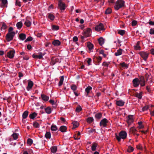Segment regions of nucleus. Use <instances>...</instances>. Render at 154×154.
Returning <instances> with one entry per match:
<instances>
[{"label":"nucleus","mask_w":154,"mask_h":154,"mask_svg":"<svg viewBox=\"0 0 154 154\" xmlns=\"http://www.w3.org/2000/svg\"><path fill=\"white\" fill-rule=\"evenodd\" d=\"M91 29L90 28H87L84 30L82 34L83 36L80 35V38L82 41H85V38L90 37L91 35Z\"/></svg>","instance_id":"f257e3e1"},{"label":"nucleus","mask_w":154,"mask_h":154,"mask_svg":"<svg viewBox=\"0 0 154 154\" xmlns=\"http://www.w3.org/2000/svg\"><path fill=\"white\" fill-rule=\"evenodd\" d=\"M115 137L118 142L121 141V139L123 140L126 138L127 136V133L125 131H120L119 134V136L117 135L116 134Z\"/></svg>","instance_id":"f03ea898"},{"label":"nucleus","mask_w":154,"mask_h":154,"mask_svg":"<svg viewBox=\"0 0 154 154\" xmlns=\"http://www.w3.org/2000/svg\"><path fill=\"white\" fill-rule=\"evenodd\" d=\"M125 2L123 0H118L116 3L114 8L116 10H118L120 8L125 6Z\"/></svg>","instance_id":"7ed1b4c3"},{"label":"nucleus","mask_w":154,"mask_h":154,"mask_svg":"<svg viewBox=\"0 0 154 154\" xmlns=\"http://www.w3.org/2000/svg\"><path fill=\"white\" fill-rule=\"evenodd\" d=\"M66 7V4L62 0H58L57 8L60 10L61 12H63Z\"/></svg>","instance_id":"20e7f679"},{"label":"nucleus","mask_w":154,"mask_h":154,"mask_svg":"<svg viewBox=\"0 0 154 154\" xmlns=\"http://www.w3.org/2000/svg\"><path fill=\"white\" fill-rule=\"evenodd\" d=\"M15 33L14 32L8 33L6 35V39L8 42H9L12 40L15 35Z\"/></svg>","instance_id":"39448f33"},{"label":"nucleus","mask_w":154,"mask_h":154,"mask_svg":"<svg viewBox=\"0 0 154 154\" xmlns=\"http://www.w3.org/2000/svg\"><path fill=\"white\" fill-rule=\"evenodd\" d=\"M108 122V120L106 118H104L100 121V125L101 128L106 127Z\"/></svg>","instance_id":"423d86ee"},{"label":"nucleus","mask_w":154,"mask_h":154,"mask_svg":"<svg viewBox=\"0 0 154 154\" xmlns=\"http://www.w3.org/2000/svg\"><path fill=\"white\" fill-rule=\"evenodd\" d=\"M139 54L140 55L142 58L145 61L147 60L149 55L148 53L144 51L140 52Z\"/></svg>","instance_id":"0eeeda50"},{"label":"nucleus","mask_w":154,"mask_h":154,"mask_svg":"<svg viewBox=\"0 0 154 154\" xmlns=\"http://www.w3.org/2000/svg\"><path fill=\"white\" fill-rule=\"evenodd\" d=\"M134 122L133 116L132 115H129L127 117V122L129 125H130Z\"/></svg>","instance_id":"6e6552de"},{"label":"nucleus","mask_w":154,"mask_h":154,"mask_svg":"<svg viewBox=\"0 0 154 154\" xmlns=\"http://www.w3.org/2000/svg\"><path fill=\"white\" fill-rule=\"evenodd\" d=\"M51 60L50 64L51 65H54L59 61V59L57 57H52Z\"/></svg>","instance_id":"1a4fd4ad"},{"label":"nucleus","mask_w":154,"mask_h":154,"mask_svg":"<svg viewBox=\"0 0 154 154\" xmlns=\"http://www.w3.org/2000/svg\"><path fill=\"white\" fill-rule=\"evenodd\" d=\"M95 29L97 31L104 30V29L103 24L102 23H100L99 25L96 26L95 27Z\"/></svg>","instance_id":"9d476101"},{"label":"nucleus","mask_w":154,"mask_h":154,"mask_svg":"<svg viewBox=\"0 0 154 154\" xmlns=\"http://www.w3.org/2000/svg\"><path fill=\"white\" fill-rule=\"evenodd\" d=\"M15 53L14 50H11L8 52L7 56L9 58L12 59L14 57Z\"/></svg>","instance_id":"9b49d317"},{"label":"nucleus","mask_w":154,"mask_h":154,"mask_svg":"<svg viewBox=\"0 0 154 154\" xmlns=\"http://www.w3.org/2000/svg\"><path fill=\"white\" fill-rule=\"evenodd\" d=\"M34 85L33 82L30 80H29L28 86L26 87V89L28 91H29L32 88Z\"/></svg>","instance_id":"f8f14e48"},{"label":"nucleus","mask_w":154,"mask_h":154,"mask_svg":"<svg viewBox=\"0 0 154 154\" xmlns=\"http://www.w3.org/2000/svg\"><path fill=\"white\" fill-rule=\"evenodd\" d=\"M139 84L142 86H145V81L144 80V77L143 76H141L140 78V80H139Z\"/></svg>","instance_id":"ddd939ff"},{"label":"nucleus","mask_w":154,"mask_h":154,"mask_svg":"<svg viewBox=\"0 0 154 154\" xmlns=\"http://www.w3.org/2000/svg\"><path fill=\"white\" fill-rule=\"evenodd\" d=\"M133 83L134 87H137L139 85V80L138 78H135L133 80Z\"/></svg>","instance_id":"4468645a"},{"label":"nucleus","mask_w":154,"mask_h":154,"mask_svg":"<svg viewBox=\"0 0 154 154\" xmlns=\"http://www.w3.org/2000/svg\"><path fill=\"white\" fill-rule=\"evenodd\" d=\"M92 88L90 86H88L87 88H86L85 90V91L86 93V96L88 97L90 96L88 95V94L90 93V91L92 90Z\"/></svg>","instance_id":"2eb2a0df"},{"label":"nucleus","mask_w":154,"mask_h":154,"mask_svg":"<svg viewBox=\"0 0 154 154\" xmlns=\"http://www.w3.org/2000/svg\"><path fill=\"white\" fill-rule=\"evenodd\" d=\"M87 46L89 50L90 51L89 52L90 53L93 48L94 45L91 42H88L87 43Z\"/></svg>","instance_id":"dca6fc26"},{"label":"nucleus","mask_w":154,"mask_h":154,"mask_svg":"<svg viewBox=\"0 0 154 154\" xmlns=\"http://www.w3.org/2000/svg\"><path fill=\"white\" fill-rule=\"evenodd\" d=\"M32 56L33 58L41 59L42 58L43 55L42 53H40L39 55H35L34 54L32 55Z\"/></svg>","instance_id":"f3484780"},{"label":"nucleus","mask_w":154,"mask_h":154,"mask_svg":"<svg viewBox=\"0 0 154 154\" xmlns=\"http://www.w3.org/2000/svg\"><path fill=\"white\" fill-rule=\"evenodd\" d=\"M125 103V102L122 100H117L116 104L118 106H123Z\"/></svg>","instance_id":"a211bd4d"},{"label":"nucleus","mask_w":154,"mask_h":154,"mask_svg":"<svg viewBox=\"0 0 154 154\" xmlns=\"http://www.w3.org/2000/svg\"><path fill=\"white\" fill-rule=\"evenodd\" d=\"M2 4L1 5V7L3 8L7 6V0H1Z\"/></svg>","instance_id":"6ab92c4d"},{"label":"nucleus","mask_w":154,"mask_h":154,"mask_svg":"<svg viewBox=\"0 0 154 154\" xmlns=\"http://www.w3.org/2000/svg\"><path fill=\"white\" fill-rule=\"evenodd\" d=\"M67 129L66 127L63 125L60 127L59 130L62 132H65L66 131Z\"/></svg>","instance_id":"aec40b11"},{"label":"nucleus","mask_w":154,"mask_h":154,"mask_svg":"<svg viewBox=\"0 0 154 154\" xmlns=\"http://www.w3.org/2000/svg\"><path fill=\"white\" fill-rule=\"evenodd\" d=\"M137 131V130L134 127H131L130 129V132L132 134L134 135L136 134V131Z\"/></svg>","instance_id":"412c9836"},{"label":"nucleus","mask_w":154,"mask_h":154,"mask_svg":"<svg viewBox=\"0 0 154 154\" xmlns=\"http://www.w3.org/2000/svg\"><path fill=\"white\" fill-rule=\"evenodd\" d=\"M41 97L42 100L46 101H48L49 99V97L45 94H42Z\"/></svg>","instance_id":"4be33fe9"},{"label":"nucleus","mask_w":154,"mask_h":154,"mask_svg":"<svg viewBox=\"0 0 154 154\" xmlns=\"http://www.w3.org/2000/svg\"><path fill=\"white\" fill-rule=\"evenodd\" d=\"M72 123L73 126V127L72 128V129H74V128L78 127L79 125V123L77 121H74L72 122Z\"/></svg>","instance_id":"5701e85b"},{"label":"nucleus","mask_w":154,"mask_h":154,"mask_svg":"<svg viewBox=\"0 0 154 154\" xmlns=\"http://www.w3.org/2000/svg\"><path fill=\"white\" fill-rule=\"evenodd\" d=\"M60 42L58 40H55L52 42V44L55 46H58L60 45Z\"/></svg>","instance_id":"b1692460"},{"label":"nucleus","mask_w":154,"mask_h":154,"mask_svg":"<svg viewBox=\"0 0 154 154\" xmlns=\"http://www.w3.org/2000/svg\"><path fill=\"white\" fill-rule=\"evenodd\" d=\"M48 17L49 19H50L51 20H54L55 18V16L53 14H52L51 13H50L48 14Z\"/></svg>","instance_id":"393cba45"},{"label":"nucleus","mask_w":154,"mask_h":154,"mask_svg":"<svg viewBox=\"0 0 154 154\" xmlns=\"http://www.w3.org/2000/svg\"><path fill=\"white\" fill-rule=\"evenodd\" d=\"M57 150V147L56 146H52L51 148V151L52 152L54 153Z\"/></svg>","instance_id":"a878e982"},{"label":"nucleus","mask_w":154,"mask_h":154,"mask_svg":"<svg viewBox=\"0 0 154 154\" xmlns=\"http://www.w3.org/2000/svg\"><path fill=\"white\" fill-rule=\"evenodd\" d=\"M22 26L23 23L21 21L17 22L16 24V26L19 29H20Z\"/></svg>","instance_id":"bb28decb"},{"label":"nucleus","mask_w":154,"mask_h":154,"mask_svg":"<svg viewBox=\"0 0 154 154\" xmlns=\"http://www.w3.org/2000/svg\"><path fill=\"white\" fill-rule=\"evenodd\" d=\"M64 80L63 76H61L60 77V80L58 83V85L59 86H61L63 84Z\"/></svg>","instance_id":"cd10ccee"},{"label":"nucleus","mask_w":154,"mask_h":154,"mask_svg":"<svg viewBox=\"0 0 154 154\" xmlns=\"http://www.w3.org/2000/svg\"><path fill=\"white\" fill-rule=\"evenodd\" d=\"M37 116V114L36 112H34L30 114L29 115V117L30 119H33L35 117Z\"/></svg>","instance_id":"c85d7f7f"},{"label":"nucleus","mask_w":154,"mask_h":154,"mask_svg":"<svg viewBox=\"0 0 154 154\" xmlns=\"http://www.w3.org/2000/svg\"><path fill=\"white\" fill-rule=\"evenodd\" d=\"M19 37L21 40H23L26 38V35L24 34L21 33L19 35Z\"/></svg>","instance_id":"c756f323"},{"label":"nucleus","mask_w":154,"mask_h":154,"mask_svg":"<svg viewBox=\"0 0 154 154\" xmlns=\"http://www.w3.org/2000/svg\"><path fill=\"white\" fill-rule=\"evenodd\" d=\"M122 50L120 49L118 50L117 52L115 53V55L116 56H119L122 54Z\"/></svg>","instance_id":"7c9ffc66"},{"label":"nucleus","mask_w":154,"mask_h":154,"mask_svg":"<svg viewBox=\"0 0 154 154\" xmlns=\"http://www.w3.org/2000/svg\"><path fill=\"white\" fill-rule=\"evenodd\" d=\"M97 146V144L96 143H94L91 146V150L93 151H94L96 149V148Z\"/></svg>","instance_id":"2f4dec72"},{"label":"nucleus","mask_w":154,"mask_h":154,"mask_svg":"<svg viewBox=\"0 0 154 154\" xmlns=\"http://www.w3.org/2000/svg\"><path fill=\"white\" fill-rule=\"evenodd\" d=\"M46 112L48 114H50L51 113V109L50 107L48 106L45 109Z\"/></svg>","instance_id":"473e14b6"},{"label":"nucleus","mask_w":154,"mask_h":154,"mask_svg":"<svg viewBox=\"0 0 154 154\" xmlns=\"http://www.w3.org/2000/svg\"><path fill=\"white\" fill-rule=\"evenodd\" d=\"M29 112L27 111H25L23 113L22 115L23 118V119H26L28 115Z\"/></svg>","instance_id":"72a5a7b5"},{"label":"nucleus","mask_w":154,"mask_h":154,"mask_svg":"<svg viewBox=\"0 0 154 154\" xmlns=\"http://www.w3.org/2000/svg\"><path fill=\"white\" fill-rule=\"evenodd\" d=\"M98 42L99 44L101 45H102L104 43V40L102 38H100L98 39Z\"/></svg>","instance_id":"f704fd0d"},{"label":"nucleus","mask_w":154,"mask_h":154,"mask_svg":"<svg viewBox=\"0 0 154 154\" xmlns=\"http://www.w3.org/2000/svg\"><path fill=\"white\" fill-rule=\"evenodd\" d=\"M86 121L88 123L90 124L94 121V119L93 117H88Z\"/></svg>","instance_id":"c9c22d12"},{"label":"nucleus","mask_w":154,"mask_h":154,"mask_svg":"<svg viewBox=\"0 0 154 154\" xmlns=\"http://www.w3.org/2000/svg\"><path fill=\"white\" fill-rule=\"evenodd\" d=\"M102 116V114L101 113L99 112L96 114L95 117L98 119H100Z\"/></svg>","instance_id":"e433bc0d"},{"label":"nucleus","mask_w":154,"mask_h":154,"mask_svg":"<svg viewBox=\"0 0 154 154\" xmlns=\"http://www.w3.org/2000/svg\"><path fill=\"white\" fill-rule=\"evenodd\" d=\"M52 29L53 30H57L59 29V26L56 25H53L52 26Z\"/></svg>","instance_id":"4c0bfd02"},{"label":"nucleus","mask_w":154,"mask_h":154,"mask_svg":"<svg viewBox=\"0 0 154 154\" xmlns=\"http://www.w3.org/2000/svg\"><path fill=\"white\" fill-rule=\"evenodd\" d=\"M24 24L27 26V27H29L31 24V22L28 20H26L25 23Z\"/></svg>","instance_id":"58836bf2"},{"label":"nucleus","mask_w":154,"mask_h":154,"mask_svg":"<svg viewBox=\"0 0 154 154\" xmlns=\"http://www.w3.org/2000/svg\"><path fill=\"white\" fill-rule=\"evenodd\" d=\"M77 88V86L73 84L71 86V88L73 91H75Z\"/></svg>","instance_id":"ea45409f"},{"label":"nucleus","mask_w":154,"mask_h":154,"mask_svg":"<svg viewBox=\"0 0 154 154\" xmlns=\"http://www.w3.org/2000/svg\"><path fill=\"white\" fill-rule=\"evenodd\" d=\"M57 129V128L55 125H52L51 126V130L53 131H56Z\"/></svg>","instance_id":"a19ab883"},{"label":"nucleus","mask_w":154,"mask_h":154,"mask_svg":"<svg viewBox=\"0 0 154 154\" xmlns=\"http://www.w3.org/2000/svg\"><path fill=\"white\" fill-rule=\"evenodd\" d=\"M82 110V108L80 106H78L75 109V111L77 112H79Z\"/></svg>","instance_id":"79ce46f5"},{"label":"nucleus","mask_w":154,"mask_h":154,"mask_svg":"<svg viewBox=\"0 0 154 154\" xmlns=\"http://www.w3.org/2000/svg\"><path fill=\"white\" fill-rule=\"evenodd\" d=\"M112 12V10L111 8H108L105 11V13L106 14H109Z\"/></svg>","instance_id":"37998d69"},{"label":"nucleus","mask_w":154,"mask_h":154,"mask_svg":"<svg viewBox=\"0 0 154 154\" xmlns=\"http://www.w3.org/2000/svg\"><path fill=\"white\" fill-rule=\"evenodd\" d=\"M45 137L47 139H50L51 137V134L50 132H47L45 134Z\"/></svg>","instance_id":"c03bdc74"},{"label":"nucleus","mask_w":154,"mask_h":154,"mask_svg":"<svg viewBox=\"0 0 154 154\" xmlns=\"http://www.w3.org/2000/svg\"><path fill=\"white\" fill-rule=\"evenodd\" d=\"M7 28V26L5 23L4 22L2 23V25L1 28V30H5Z\"/></svg>","instance_id":"a18cd8bd"},{"label":"nucleus","mask_w":154,"mask_h":154,"mask_svg":"<svg viewBox=\"0 0 154 154\" xmlns=\"http://www.w3.org/2000/svg\"><path fill=\"white\" fill-rule=\"evenodd\" d=\"M119 65L122 68H127L128 67V65L125 62L120 63Z\"/></svg>","instance_id":"49530a36"},{"label":"nucleus","mask_w":154,"mask_h":154,"mask_svg":"<svg viewBox=\"0 0 154 154\" xmlns=\"http://www.w3.org/2000/svg\"><path fill=\"white\" fill-rule=\"evenodd\" d=\"M125 32L124 30H119L118 31V33L120 35H123L125 33Z\"/></svg>","instance_id":"de8ad7c7"},{"label":"nucleus","mask_w":154,"mask_h":154,"mask_svg":"<svg viewBox=\"0 0 154 154\" xmlns=\"http://www.w3.org/2000/svg\"><path fill=\"white\" fill-rule=\"evenodd\" d=\"M134 149L132 147L130 146L128 147L127 151L128 152H132Z\"/></svg>","instance_id":"09e8293b"},{"label":"nucleus","mask_w":154,"mask_h":154,"mask_svg":"<svg viewBox=\"0 0 154 154\" xmlns=\"http://www.w3.org/2000/svg\"><path fill=\"white\" fill-rule=\"evenodd\" d=\"M12 136L14 140H16L18 138V134L17 133H14L12 134Z\"/></svg>","instance_id":"8fccbe9b"},{"label":"nucleus","mask_w":154,"mask_h":154,"mask_svg":"<svg viewBox=\"0 0 154 154\" xmlns=\"http://www.w3.org/2000/svg\"><path fill=\"white\" fill-rule=\"evenodd\" d=\"M136 96L138 97L139 99H140L142 97V94L141 93H137L135 95Z\"/></svg>","instance_id":"3c124183"},{"label":"nucleus","mask_w":154,"mask_h":154,"mask_svg":"<svg viewBox=\"0 0 154 154\" xmlns=\"http://www.w3.org/2000/svg\"><path fill=\"white\" fill-rule=\"evenodd\" d=\"M142 122H138V124L139 125V126L138 127V128L139 129L143 128H144V126L142 125Z\"/></svg>","instance_id":"603ef678"},{"label":"nucleus","mask_w":154,"mask_h":154,"mask_svg":"<svg viewBox=\"0 0 154 154\" xmlns=\"http://www.w3.org/2000/svg\"><path fill=\"white\" fill-rule=\"evenodd\" d=\"M149 108V106L148 105H146L143 107L142 109L143 111H144L147 110Z\"/></svg>","instance_id":"864d4df0"},{"label":"nucleus","mask_w":154,"mask_h":154,"mask_svg":"<svg viewBox=\"0 0 154 154\" xmlns=\"http://www.w3.org/2000/svg\"><path fill=\"white\" fill-rule=\"evenodd\" d=\"M140 47L139 45V42H137L136 45L135 46V48L137 50H140Z\"/></svg>","instance_id":"5fc2aeb1"},{"label":"nucleus","mask_w":154,"mask_h":154,"mask_svg":"<svg viewBox=\"0 0 154 154\" xmlns=\"http://www.w3.org/2000/svg\"><path fill=\"white\" fill-rule=\"evenodd\" d=\"M33 125L35 128H38L39 127V124L38 123L36 122H33Z\"/></svg>","instance_id":"6e6d98bb"},{"label":"nucleus","mask_w":154,"mask_h":154,"mask_svg":"<svg viewBox=\"0 0 154 154\" xmlns=\"http://www.w3.org/2000/svg\"><path fill=\"white\" fill-rule=\"evenodd\" d=\"M15 5H16L18 6L19 7H20L21 6L20 2L19 0H16Z\"/></svg>","instance_id":"4d7b16f0"},{"label":"nucleus","mask_w":154,"mask_h":154,"mask_svg":"<svg viewBox=\"0 0 154 154\" xmlns=\"http://www.w3.org/2000/svg\"><path fill=\"white\" fill-rule=\"evenodd\" d=\"M32 140L30 138L28 139L27 141V143L30 145H31L32 143Z\"/></svg>","instance_id":"13d9d810"},{"label":"nucleus","mask_w":154,"mask_h":154,"mask_svg":"<svg viewBox=\"0 0 154 154\" xmlns=\"http://www.w3.org/2000/svg\"><path fill=\"white\" fill-rule=\"evenodd\" d=\"M109 63L107 62H104L103 63L102 65L106 67H108L109 64Z\"/></svg>","instance_id":"bf43d9fd"},{"label":"nucleus","mask_w":154,"mask_h":154,"mask_svg":"<svg viewBox=\"0 0 154 154\" xmlns=\"http://www.w3.org/2000/svg\"><path fill=\"white\" fill-rule=\"evenodd\" d=\"M91 58H88L87 59V62L88 63V65H90L91 64Z\"/></svg>","instance_id":"052dcab7"},{"label":"nucleus","mask_w":154,"mask_h":154,"mask_svg":"<svg viewBox=\"0 0 154 154\" xmlns=\"http://www.w3.org/2000/svg\"><path fill=\"white\" fill-rule=\"evenodd\" d=\"M137 149L142 150L143 147L140 144H139L137 146Z\"/></svg>","instance_id":"680f3d73"},{"label":"nucleus","mask_w":154,"mask_h":154,"mask_svg":"<svg viewBox=\"0 0 154 154\" xmlns=\"http://www.w3.org/2000/svg\"><path fill=\"white\" fill-rule=\"evenodd\" d=\"M32 40V38L31 36H29L25 40V42H27V41H31Z\"/></svg>","instance_id":"e2e57ef3"},{"label":"nucleus","mask_w":154,"mask_h":154,"mask_svg":"<svg viewBox=\"0 0 154 154\" xmlns=\"http://www.w3.org/2000/svg\"><path fill=\"white\" fill-rule=\"evenodd\" d=\"M97 60L98 63H100L102 60V58L100 56H99L97 57Z\"/></svg>","instance_id":"0e129e2a"},{"label":"nucleus","mask_w":154,"mask_h":154,"mask_svg":"<svg viewBox=\"0 0 154 154\" xmlns=\"http://www.w3.org/2000/svg\"><path fill=\"white\" fill-rule=\"evenodd\" d=\"M137 21L133 20L131 24L133 26H134L137 25Z\"/></svg>","instance_id":"69168bd1"},{"label":"nucleus","mask_w":154,"mask_h":154,"mask_svg":"<svg viewBox=\"0 0 154 154\" xmlns=\"http://www.w3.org/2000/svg\"><path fill=\"white\" fill-rule=\"evenodd\" d=\"M149 34L151 35H154V29L152 28L150 29Z\"/></svg>","instance_id":"338daca9"},{"label":"nucleus","mask_w":154,"mask_h":154,"mask_svg":"<svg viewBox=\"0 0 154 154\" xmlns=\"http://www.w3.org/2000/svg\"><path fill=\"white\" fill-rule=\"evenodd\" d=\"M13 30V28L12 27H10L9 28V29L8 30V33L12 32H13V31H12Z\"/></svg>","instance_id":"774afa93"}]
</instances>
